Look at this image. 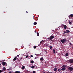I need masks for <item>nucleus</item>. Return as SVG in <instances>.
<instances>
[{
	"mask_svg": "<svg viewBox=\"0 0 73 73\" xmlns=\"http://www.w3.org/2000/svg\"><path fill=\"white\" fill-rule=\"evenodd\" d=\"M46 53L47 54V52H46Z\"/></svg>",
	"mask_w": 73,
	"mask_h": 73,
	"instance_id": "a18cd8bd",
	"label": "nucleus"
},
{
	"mask_svg": "<svg viewBox=\"0 0 73 73\" xmlns=\"http://www.w3.org/2000/svg\"><path fill=\"white\" fill-rule=\"evenodd\" d=\"M66 33H70V31H69V30H66Z\"/></svg>",
	"mask_w": 73,
	"mask_h": 73,
	"instance_id": "f8f14e48",
	"label": "nucleus"
},
{
	"mask_svg": "<svg viewBox=\"0 0 73 73\" xmlns=\"http://www.w3.org/2000/svg\"><path fill=\"white\" fill-rule=\"evenodd\" d=\"M72 28H73V27H72Z\"/></svg>",
	"mask_w": 73,
	"mask_h": 73,
	"instance_id": "09e8293b",
	"label": "nucleus"
},
{
	"mask_svg": "<svg viewBox=\"0 0 73 73\" xmlns=\"http://www.w3.org/2000/svg\"><path fill=\"white\" fill-rule=\"evenodd\" d=\"M15 73H20V71H16L15 72Z\"/></svg>",
	"mask_w": 73,
	"mask_h": 73,
	"instance_id": "dca6fc26",
	"label": "nucleus"
},
{
	"mask_svg": "<svg viewBox=\"0 0 73 73\" xmlns=\"http://www.w3.org/2000/svg\"><path fill=\"white\" fill-rule=\"evenodd\" d=\"M66 31H64L63 33V34H65V33H66Z\"/></svg>",
	"mask_w": 73,
	"mask_h": 73,
	"instance_id": "cd10ccee",
	"label": "nucleus"
},
{
	"mask_svg": "<svg viewBox=\"0 0 73 73\" xmlns=\"http://www.w3.org/2000/svg\"><path fill=\"white\" fill-rule=\"evenodd\" d=\"M69 62H70V63H73V59H71L69 60Z\"/></svg>",
	"mask_w": 73,
	"mask_h": 73,
	"instance_id": "39448f33",
	"label": "nucleus"
},
{
	"mask_svg": "<svg viewBox=\"0 0 73 73\" xmlns=\"http://www.w3.org/2000/svg\"><path fill=\"white\" fill-rule=\"evenodd\" d=\"M34 19H35V18H34Z\"/></svg>",
	"mask_w": 73,
	"mask_h": 73,
	"instance_id": "49530a36",
	"label": "nucleus"
},
{
	"mask_svg": "<svg viewBox=\"0 0 73 73\" xmlns=\"http://www.w3.org/2000/svg\"><path fill=\"white\" fill-rule=\"evenodd\" d=\"M0 62H2L1 61V60L0 61Z\"/></svg>",
	"mask_w": 73,
	"mask_h": 73,
	"instance_id": "ea45409f",
	"label": "nucleus"
},
{
	"mask_svg": "<svg viewBox=\"0 0 73 73\" xmlns=\"http://www.w3.org/2000/svg\"><path fill=\"white\" fill-rule=\"evenodd\" d=\"M37 36H39V33L38 32H37Z\"/></svg>",
	"mask_w": 73,
	"mask_h": 73,
	"instance_id": "4be33fe9",
	"label": "nucleus"
},
{
	"mask_svg": "<svg viewBox=\"0 0 73 73\" xmlns=\"http://www.w3.org/2000/svg\"><path fill=\"white\" fill-rule=\"evenodd\" d=\"M31 57H33V55H31Z\"/></svg>",
	"mask_w": 73,
	"mask_h": 73,
	"instance_id": "f704fd0d",
	"label": "nucleus"
},
{
	"mask_svg": "<svg viewBox=\"0 0 73 73\" xmlns=\"http://www.w3.org/2000/svg\"><path fill=\"white\" fill-rule=\"evenodd\" d=\"M22 69H25V66H22Z\"/></svg>",
	"mask_w": 73,
	"mask_h": 73,
	"instance_id": "f3484780",
	"label": "nucleus"
},
{
	"mask_svg": "<svg viewBox=\"0 0 73 73\" xmlns=\"http://www.w3.org/2000/svg\"><path fill=\"white\" fill-rule=\"evenodd\" d=\"M26 13H28V11H27L26 12Z\"/></svg>",
	"mask_w": 73,
	"mask_h": 73,
	"instance_id": "79ce46f5",
	"label": "nucleus"
},
{
	"mask_svg": "<svg viewBox=\"0 0 73 73\" xmlns=\"http://www.w3.org/2000/svg\"><path fill=\"white\" fill-rule=\"evenodd\" d=\"M53 52L55 54H56V50L55 49H53Z\"/></svg>",
	"mask_w": 73,
	"mask_h": 73,
	"instance_id": "4468645a",
	"label": "nucleus"
},
{
	"mask_svg": "<svg viewBox=\"0 0 73 73\" xmlns=\"http://www.w3.org/2000/svg\"><path fill=\"white\" fill-rule=\"evenodd\" d=\"M4 61H5V60H3V61H2L3 62H4Z\"/></svg>",
	"mask_w": 73,
	"mask_h": 73,
	"instance_id": "e433bc0d",
	"label": "nucleus"
},
{
	"mask_svg": "<svg viewBox=\"0 0 73 73\" xmlns=\"http://www.w3.org/2000/svg\"><path fill=\"white\" fill-rule=\"evenodd\" d=\"M67 66L66 65H63L62 66V68H65Z\"/></svg>",
	"mask_w": 73,
	"mask_h": 73,
	"instance_id": "423d86ee",
	"label": "nucleus"
},
{
	"mask_svg": "<svg viewBox=\"0 0 73 73\" xmlns=\"http://www.w3.org/2000/svg\"><path fill=\"white\" fill-rule=\"evenodd\" d=\"M54 37V36L52 35L50 36V37H49V38H48V39H49V40H50V41H52V39H53V38Z\"/></svg>",
	"mask_w": 73,
	"mask_h": 73,
	"instance_id": "f03ea898",
	"label": "nucleus"
},
{
	"mask_svg": "<svg viewBox=\"0 0 73 73\" xmlns=\"http://www.w3.org/2000/svg\"><path fill=\"white\" fill-rule=\"evenodd\" d=\"M49 48H50V49H52V46H50Z\"/></svg>",
	"mask_w": 73,
	"mask_h": 73,
	"instance_id": "bb28decb",
	"label": "nucleus"
},
{
	"mask_svg": "<svg viewBox=\"0 0 73 73\" xmlns=\"http://www.w3.org/2000/svg\"><path fill=\"white\" fill-rule=\"evenodd\" d=\"M2 65H3V66H5V65L6 66H7V64L6 62H3L2 63H1Z\"/></svg>",
	"mask_w": 73,
	"mask_h": 73,
	"instance_id": "20e7f679",
	"label": "nucleus"
},
{
	"mask_svg": "<svg viewBox=\"0 0 73 73\" xmlns=\"http://www.w3.org/2000/svg\"><path fill=\"white\" fill-rule=\"evenodd\" d=\"M17 57H19V55H17Z\"/></svg>",
	"mask_w": 73,
	"mask_h": 73,
	"instance_id": "58836bf2",
	"label": "nucleus"
},
{
	"mask_svg": "<svg viewBox=\"0 0 73 73\" xmlns=\"http://www.w3.org/2000/svg\"><path fill=\"white\" fill-rule=\"evenodd\" d=\"M34 32H35V33L36 32V31L35 30V31H34Z\"/></svg>",
	"mask_w": 73,
	"mask_h": 73,
	"instance_id": "4c0bfd02",
	"label": "nucleus"
},
{
	"mask_svg": "<svg viewBox=\"0 0 73 73\" xmlns=\"http://www.w3.org/2000/svg\"><path fill=\"white\" fill-rule=\"evenodd\" d=\"M65 56H69V54H68V53H66L65 54Z\"/></svg>",
	"mask_w": 73,
	"mask_h": 73,
	"instance_id": "ddd939ff",
	"label": "nucleus"
},
{
	"mask_svg": "<svg viewBox=\"0 0 73 73\" xmlns=\"http://www.w3.org/2000/svg\"><path fill=\"white\" fill-rule=\"evenodd\" d=\"M60 41L61 42H62V44H64V43H65V42H66V38H64L63 39H61Z\"/></svg>",
	"mask_w": 73,
	"mask_h": 73,
	"instance_id": "f257e3e1",
	"label": "nucleus"
},
{
	"mask_svg": "<svg viewBox=\"0 0 73 73\" xmlns=\"http://www.w3.org/2000/svg\"><path fill=\"white\" fill-rule=\"evenodd\" d=\"M69 24H70V25H71V24H72V22H70V21L69 22Z\"/></svg>",
	"mask_w": 73,
	"mask_h": 73,
	"instance_id": "c85d7f7f",
	"label": "nucleus"
},
{
	"mask_svg": "<svg viewBox=\"0 0 73 73\" xmlns=\"http://www.w3.org/2000/svg\"><path fill=\"white\" fill-rule=\"evenodd\" d=\"M34 25H37V22H35L34 23Z\"/></svg>",
	"mask_w": 73,
	"mask_h": 73,
	"instance_id": "a211bd4d",
	"label": "nucleus"
},
{
	"mask_svg": "<svg viewBox=\"0 0 73 73\" xmlns=\"http://www.w3.org/2000/svg\"><path fill=\"white\" fill-rule=\"evenodd\" d=\"M42 73H45V72H43Z\"/></svg>",
	"mask_w": 73,
	"mask_h": 73,
	"instance_id": "37998d69",
	"label": "nucleus"
},
{
	"mask_svg": "<svg viewBox=\"0 0 73 73\" xmlns=\"http://www.w3.org/2000/svg\"><path fill=\"white\" fill-rule=\"evenodd\" d=\"M3 71H5V70H6V68H5V67H3Z\"/></svg>",
	"mask_w": 73,
	"mask_h": 73,
	"instance_id": "2eb2a0df",
	"label": "nucleus"
},
{
	"mask_svg": "<svg viewBox=\"0 0 73 73\" xmlns=\"http://www.w3.org/2000/svg\"><path fill=\"white\" fill-rule=\"evenodd\" d=\"M45 64H46V62H45Z\"/></svg>",
	"mask_w": 73,
	"mask_h": 73,
	"instance_id": "de8ad7c7",
	"label": "nucleus"
},
{
	"mask_svg": "<svg viewBox=\"0 0 73 73\" xmlns=\"http://www.w3.org/2000/svg\"><path fill=\"white\" fill-rule=\"evenodd\" d=\"M18 62H20V60H19L18 61Z\"/></svg>",
	"mask_w": 73,
	"mask_h": 73,
	"instance_id": "72a5a7b5",
	"label": "nucleus"
},
{
	"mask_svg": "<svg viewBox=\"0 0 73 73\" xmlns=\"http://www.w3.org/2000/svg\"><path fill=\"white\" fill-rule=\"evenodd\" d=\"M41 43V42H42V43H43V42H44V41L43 40H42L41 41H40Z\"/></svg>",
	"mask_w": 73,
	"mask_h": 73,
	"instance_id": "393cba45",
	"label": "nucleus"
},
{
	"mask_svg": "<svg viewBox=\"0 0 73 73\" xmlns=\"http://www.w3.org/2000/svg\"><path fill=\"white\" fill-rule=\"evenodd\" d=\"M21 59H20V60H22V59H23L22 58H21Z\"/></svg>",
	"mask_w": 73,
	"mask_h": 73,
	"instance_id": "c9c22d12",
	"label": "nucleus"
},
{
	"mask_svg": "<svg viewBox=\"0 0 73 73\" xmlns=\"http://www.w3.org/2000/svg\"><path fill=\"white\" fill-rule=\"evenodd\" d=\"M3 72V70H0V73H1V72Z\"/></svg>",
	"mask_w": 73,
	"mask_h": 73,
	"instance_id": "5701e85b",
	"label": "nucleus"
},
{
	"mask_svg": "<svg viewBox=\"0 0 73 73\" xmlns=\"http://www.w3.org/2000/svg\"><path fill=\"white\" fill-rule=\"evenodd\" d=\"M43 44V43H42V42H40V45H42Z\"/></svg>",
	"mask_w": 73,
	"mask_h": 73,
	"instance_id": "aec40b11",
	"label": "nucleus"
},
{
	"mask_svg": "<svg viewBox=\"0 0 73 73\" xmlns=\"http://www.w3.org/2000/svg\"><path fill=\"white\" fill-rule=\"evenodd\" d=\"M70 17H73V14H71L70 15Z\"/></svg>",
	"mask_w": 73,
	"mask_h": 73,
	"instance_id": "6ab92c4d",
	"label": "nucleus"
},
{
	"mask_svg": "<svg viewBox=\"0 0 73 73\" xmlns=\"http://www.w3.org/2000/svg\"><path fill=\"white\" fill-rule=\"evenodd\" d=\"M29 57V56L28 55H27L26 56V58H28Z\"/></svg>",
	"mask_w": 73,
	"mask_h": 73,
	"instance_id": "c756f323",
	"label": "nucleus"
},
{
	"mask_svg": "<svg viewBox=\"0 0 73 73\" xmlns=\"http://www.w3.org/2000/svg\"><path fill=\"white\" fill-rule=\"evenodd\" d=\"M44 60V58H41L40 59V61H43Z\"/></svg>",
	"mask_w": 73,
	"mask_h": 73,
	"instance_id": "9d476101",
	"label": "nucleus"
},
{
	"mask_svg": "<svg viewBox=\"0 0 73 73\" xmlns=\"http://www.w3.org/2000/svg\"><path fill=\"white\" fill-rule=\"evenodd\" d=\"M58 72H60L61 71V69H58Z\"/></svg>",
	"mask_w": 73,
	"mask_h": 73,
	"instance_id": "7c9ffc66",
	"label": "nucleus"
},
{
	"mask_svg": "<svg viewBox=\"0 0 73 73\" xmlns=\"http://www.w3.org/2000/svg\"><path fill=\"white\" fill-rule=\"evenodd\" d=\"M17 58V56H15L14 58L13 59V61H15V60H16Z\"/></svg>",
	"mask_w": 73,
	"mask_h": 73,
	"instance_id": "0eeeda50",
	"label": "nucleus"
},
{
	"mask_svg": "<svg viewBox=\"0 0 73 73\" xmlns=\"http://www.w3.org/2000/svg\"><path fill=\"white\" fill-rule=\"evenodd\" d=\"M68 70H69L70 71H72V70H73V67H69L68 68Z\"/></svg>",
	"mask_w": 73,
	"mask_h": 73,
	"instance_id": "7ed1b4c3",
	"label": "nucleus"
},
{
	"mask_svg": "<svg viewBox=\"0 0 73 73\" xmlns=\"http://www.w3.org/2000/svg\"><path fill=\"white\" fill-rule=\"evenodd\" d=\"M34 49H36V46H34Z\"/></svg>",
	"mask_w": 73,
	"mask_h": 73,
	"instance_id": "a878e982",
	"label": "nucleus"
},
{
	"mask_svg": "<svg viewBox=\"0 0 73 73\" xmlns=\"http://www.w3.org/2000/svg\"><path fill=\"white\" fill-rule=\"evenodd\" d=\"M9 73H11V72H9Z\"/></svg>",
	"mask_w": 73,
	"mask_h": 73,
	"instance_id": "a19ab883",
	"label": "nucleus"
},
{
	"mask_svg": "<svg viewBox=\"0 0 73 73\" xmlns=\"http://www.w3.org/2000/svg\"><path fill=\"white\" fill-rule=\"evenodd\" d=\"M54 71H57V68H56V67L54 68Z\"/></svg>",
	"mask_w": 73,
	"mask_h": 73,
	"instance_id": "9b49d317",
	"label": "nucleus"
},
{
	"mask_svg": "<svg viewBox=\"0 0 73 73\" xmlns=\"http://www.w3.org/2000/svg\"><path fill=\"white\" fill-rule=\"evenodd\" d=\"M36 72V71H33V73H35Z\"/></svg>",
	"mask_w": 73,
	"mask_h": 73,
	"instance_id": "473e14b6",
	"label": "nucleus"
},
{
	"mask_svg": "<svg viewBox=\"0 0 73 73\" xmlns=\"http://www.w3.org/2000/svg\"><path fill=\"white\" fill-rule=\"evenodd\" d=\"M62 68L61 69L63 71H64L66 70V68Z\"/></svg>",
	"mask_w": 73,
	"mask_h": 73,
	"instance_id": "6e6552de",
	"label": "nucleus"
},
{
	"mask_svg": "<svg viewBox=\"0 0 73 73\" xmlns=\"http://www.w3.org/2000/svg\"><path fill=\"white\" fill-rule=\"evenodd\" d=\"M31 63H32V64H33V63H34V61H33V60L31 61Z\"/></svg>",
	"mask_w": 73,
	"mask_h": 73,
	"instance_id": "b1692460",
	"label": "nucleus"
},
{
	"mask_svg": "<svg viewBox=\"0 0 73 73\" xmlns=\"http://www.w3.org/2000/svg\"><path fill=\"white\" fill-rule=\"evenodd\" d=\"M32 69H34L35 68V66H31V67Z\"/></svg>",
	"mask_w": 73,
	"mask_h": 73,
	"instance_id": "412c9836",
	"label": "nucleus"
},
{
	"mask_svg": "<svg viewBox=\"0 0 73 73\" xmlns=\"http://www.w3.org/2000/svg\"><path fill=\"white\" fill-rule=\"evenodd\" d=\"M69 44L70 45H72V43H70Z\"/></svg>",
	"mask_w": 73,
	"mask_h": 73,
	"instance_id": "2f4dec72",
	"label": "nucleus"
},
{
	"mask_svg": "<svg viewBox=\"0 0 73 73\" xmlns=\"http://www.w3.org/2000/svg\"><path fill=\"white\" fill-rule=\"evenodd\" d=\"M63 27H64V29H66V25H64Z\"/></svg>",
	"mask_w": 73,
	"mask_h": 73,
	"instance_id": "1a4fd4ad",
	"label": "nucleus"
},
{
	"mask_svg": "<svg viewBox=\"0 0 73 73\" xmlns=\"http://www.w3.org/2000/svg\"><path fill=\"white\" fill-rule=\"evenodd\" d=\"M0 66H1V64L0 63Z\"/></svg>",
	"mask_w": 73,
	"mask_h": 73,
	"instance_id": "c03bdc74",
	"label": "nucleus"
}]
</instances>
